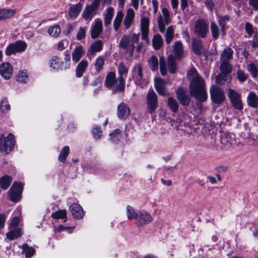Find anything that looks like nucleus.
<instances>
[{"label":"nucleus","mask_w":258,"mask_h":258,"mask_svg":"<svg viewBox=\"0 0 258 258\" xmlns=\"http://www.w3.org/2000/svg\"><path fill=\"white\" fill-rule=\"evenodd\" d=\"M126 214L127 218L129 220H135L136 217H137V212L136 213L135 212V210L132 206L127 205L126 207Z\"/></svg>","instance_id":"49"},{"label":"nucleus","mask_w":258,"mask_h":258,"mask_svg":"<svg viewBox=\"0 0 258 258\" xmlns=\"http://www.w3.org/2000/svg\"><path fill=\"white\" fill-rule=\"evenodd\" d=\"M220 70L222 74L226 75L231 73L232 67L228 61H221Z\"/></svg>","instance_id":"40"},{"label":"nucleus","mask_w":258,"mask_h":258,"mask_svg":"<svg viewBox=\"0 0 258 258\" xmlns=\"http://www.w3.org/2000/svg\"><path fill=\"white\" fill-rule=\"evenodd\" d=\"M155 88L160 95L167 96L169 95L166 88V83L163 79H155Z\"/></svg>","instance_id":"21"},{"label":"nucleus","mask_w":258,"mask_h":258,"mask_svg":"<svg viewBox=\"0 0 258 258\" xmlns=\"http://www.w3.org/2000/svg\"><path fill=\"white\" fill-rule=\"evenodd\" d=\"M167 105L174 112H176L178 110L179 104L177 101L172 97L168 98Z\"/></svg>","instance_id":"44"},{"label":"nucleus","mask_w":258,"mask_h":258,"mask_svg":"<svg viewBox=\"0 0 258 258\" xmlns=\"http://www.w3.org/2000/svg\"><path fill=\"white\" fill-rule=\"evenodd\" d=\"M15 13V10H0V20L10 18L14 15Z\"/></svg>","instance_id":"47"},{"label":"nucleus","mask_w":258,"mask_h":258,"mask_svg":"<svg viewBox=\"0 0 258 258\" xmlns=\"http://www.w3.org/2000/svg\"><path fill=\"white\" fill-rule=\"evenodd\" d=\"M168 70L170 73L174 74L176 70V62L175 57L173 55H170L167 59Z\"/></svg>","instance_id":"36"},{"label":"nucleus","mask_w":258,"mask_h":258,"mask_svg":"<svg viewBox=\"0 0 258 258\" xmlns=\"http://www.w3.org/2000/svg\"><path fill=\"white\" fill-rule=\"evenodd\" d=\"M118 83V79H116L115 73L110 72L107 75L105 79V85L107 88L109 89L114 87L112 89V91L114 93L116 92H114V91L116 89Z\"/></svg>","instance_id":"16"},{"label":"nucleus","mask_w":258,"mask_h":258,"mask_svg":"<svg viewBox=\"0 0 258 258\" xmlns=\"http://www.w3.org/2000/svg\"><path fill=\"white\" fill-rule=\"evenodd\" d=\"M70 210L73 216L76 219H82L84 215V213L82 207L78 204H73L70 207Z\"/></svg>","instance_id":"24"},{"label":"nucleus","mask_w":258,"mask_h":258,"mask_svg":"<svg viewBox=\"0 0 258 258\" xmlns=\"http://www.w3.org/2000/svg\"><path fill=\"white\" fill-rule=\"evenodd\" d=\"M147 107L150 113H153L158 107L157 95L153 90L149 91L146 96Z\"/></svg>","instance_id":"12"},{"label":"nucleus","mask_w":258,"mask_h":258,"mask_svg":"<svg viewBox=\"0 0 258 258\" xmlns=\"http://www.w3.org/2000/svg\"><path fill=\"white\" fill-rule=\"evenodd\" d=\"M149 20L148 18L143 17L141 21V29L149 30Z\"/></svg>","instance_id":"59"},{"label":"nucleus","mask_w":258,"mask_h":258,"mask_svg":"<svg viewBox=\"0 0 258 258\" xmlns=\"http://www.w3.org/2000/svg\"><path fill=\"white\" fill-rule=\"evenodd\" d=\"M20 223V219L18 217H15L13 218V219L11 220L10 226H9V229H15V228H19L18 227L19 224Z\"/></svg>","instance_id":"60"},{"label":"nucleus","mask_w":258,"mask_h":258,"mask_svg":"<svg viewBox=\"0 0 258 258\" xmlns=\"http://www.w3.org/2000/svg\"><path fill=\"white\" fill-rule=\"evenodd\" d=\"M102 31V22L101 19L98 18L94 21V24L93 25L91 31V36L93 39L97 38Z\"/></svg>","instance_id":"22"},{"label":"nucleus","mask_w":258,"mask_h":258,"mask_svg":"<svg viewBox=\"0 0 258 258\" xmlns=\"http://www.w3.org/2000/svg\"><path fill=\"white\" fill-rule=\"evenodd\" d=\"M84 53V51L82 46L76 47L72 52V59L73 62L75 63L78 62Z\"/></svg>","instance_id":"31"},{"label":"nucleus","mask_w":258,"mask_h":258,"mask_svg":"<svg viewBox=\"0 0 258 258\" xmlns=\"http://www.w3.org/2000/svg\"><path fill=\"white\" fill-rule=\"evenodd\" d=\"M233 51L230 48L225 49L221 53L220 59L221 61H228L232 58Z\"/></svg>","instance_id":"35"},{"label":"nucleus","mask_w":258,"mask_h":258,"mask_svg":"<svg viewBox=\"0 0 258 258\" xmlns=\"http://www.w3.org/2000/svg\"><path fill=\"white\" fill-rule=\"evenodd\" d=\"M236 77L240 83H243L246 81L248 75L245 71L240 69H238L236 71Z\"/></svg>","instance_id":"46"},{"label":"nucleus","mask_w":258,"mask_h":258,"mask_svg":"<svg viewBox=\"0 0 258 258\" xmlns=\"http://www.w3.org/2000/svg\"><path fill=\"white\" fill-rule=\"evenodd\" d=\"M82 10V5L79 3L76 5H72L70 7L69 15L72 19L76 18Z\"/></svg>","instance_id":"29"},{"label":"nucleus","mask_w":258,"mask_h":258,"mask_svg":"<svg viewBox=\"0 0 258 258\" xmlns=\"http://www.w3.org/2000/svg\"><path fill=\"white\" fill-rule=\"evenodd\" d=\"M22 233L20 228L10 229L9 232L6 234L7 237L11 240L17 239L22 236Z\"/></svg>","instance_id":"33"},{"label":"nucleus","mask_w":258,"mask_h":258,"mask_svg":"<svg viewBox=\"0 0 258 258\" xmlns=\"http://www.w3.org/2000/svg\"><path fill=\"white\" fill-rule=\"evenodd\" d=\"M110 140L114 144H117L120 141V132L119 130H115L113 133L110 134Z\"/></svg>","instance_id":"52"},{"label":"nucleus","mask_w":258,"mask_h":258,"mask_svg":"<svg viewBox=\"0 0 258 258\" xmlns=\"http://www.w3.org/2000/svg\"><path fill=\"white\" fill-rule=\"evenodd\" d=\"M163 40L160 34H157L154 36L152 39L153 46L155 50H158L161 48L163 45Z\"/></svg>","instance_id":"37"},{"label":"nucleus","mask_w":258,"mask_h":258,"mask_svg":"<svg viewBox=\"0 0 258 258\" xmlns=\"http://www.w3.org/2000/svg\"><path fill=\"white\" fill-rule=\"evenodd\" d=\"M88 66V62L87 60H82L77 65L76 69V75L78 78L81 77L84 72H85Z\"/></svg>","instance_id":"27"},{"label":"nucleus","mask_w":258,"mask_h":258,"mask_svg":"<svg viewBox=\"0 0 258 258\" xmlns=\"http://www.w3.org/2000/svg\"><path fill=\"white\" fill-rule=\"evenodd\" d=\"M211 30L213 37L216 39L219 36V28L215 22H212L211 23Z\"/></svg>","instance_id":"57"},{"label":"nucleus","mask_w":258,"mask_h":258,"mask_svg":"<svg viewBox=\"0 0 258 258\" xmlns=\"http://www.w3.org/2000/svg\"><path fill=\"white\" fill-rule=\"evenodd\" d=\"M23 190V184L21 183L14 182L9 190L8 198L12 202H18L21 199V194Z\"/></svg>","instance_id":"10"},{"label":"nucleus","mask_w":258,"mask_h":258,"mask_svg":"<svg viewBox=\"0 0 258 258\" xmlns=\"http://www.w3.org/2000/svg\"><path fill=\"white\" fill-rule=\"evenodd\" d=\"M218 22L219 24L221 27V32L222 33V35H224V27H225V22L226 21H228L229 20V16L227 15L222 16H218Z\"/></svg>","instance_id":"55"},{"label":"nucleus","mask_w":258,"mask_h":258,"mask_svg":"<svg viewBox=\"0 0 258 258\" xmlns=\"http://www.w3.org/2000/svg\"><path fill=\"white\" fill-rule=\"evenodd\" d=\"M174 28L172 26L167 27L166 30L165 38L167 44H169L173 38Z\"/></svg>","instance_id":"42"},{"label":"nucleus","mask_w":258,"mask_h":258,"mask_svg":"<svg viewBox=\"0 0 258 258\" xmlns=\"http://www.w3.org/2000/svg\"><path fill=\"white\" fill-rule=\"evenodd\" d=\"M249 43L252 48H258V33L254 34L252 39L249 41Z\"/></svg>","instance_id":"61"},{"label":"nucleus","mask_w":258,"mask_h":258,"mask_svg":"<svg viewBox=\"0 0 258 258\" xmlns=\"http://www.w3.org/2000/svg\"><path fill=\"white\" fill-rule=\"evenodd\" d=\"M70 152L69 147L68 146H64L61 150L59 157L58 160L60 162H64L68 156Z\"/></svg>","instance_id":"51"},{"label":"nucleus","mask_w":258,"mask_h":258,"mask_svg":"<svg viewBox=\"0 0 258 258\" xmlns=\"http://www.w3.org/2000/svg\"><path fill=\"white\" fill-rule=\"evenodd\" d=\"M23 253L26 258H30L34 254L35 249L32 247H29L27 244H24L22 246Z\"/></svg>","instance_id":"48"},{"label":"nucleus","mask_w":258,"mask_h":258,"mask_svg":"<svg viewBox=\"0 0 258 258\" xmlns=\"http://www.w3.org/2000/svg\"><path fill=\"white\" fill-rule=\"evenodd\" d=\"M212 101L215 104H220L225 99L223 90L219 86H212L210 90Z\"/></svg>","instance_id":"9"},{"label":"nucleus","mask_w":258,"mask_h":258,"mask_svg":"<svg viewBox=\"0 0 258 258\" xmlns=\"http://www.w3.org/2000/svg\"><path fill=\"white\" fill-rule=\"evenodd\" d=\"M124 17V14L122 11L120 10L117 12L115 18L113 20V25L115 31L117 32L119 29L121 23Z\"/></svg>","instance_id":"30"},{"label":"nucleus","mask_w":258,"mask_h":258,"mask_svg":"<svg viewBox=\"0 0 258 258\" xmlns=\"http://www.w3.org/2000/svg\"><path fill=\"white\" fill-rule=\"evenodd\" d=\"M27 47V43L22 40H18L10 44L6 48L5 54L9 56L24 51Z\"/></svg>","instance_id":"7"},{"label":"nucleus","mask_w":258,"mask_h":258,"mask_svg":"<svg viewBox=\"0 0 258 258\" xmlns=\"http://www.w3.org/2000/svg\"><path fill=\"white\" fill-rule=\"evenodd\" d=\"M173 52L177 59H180L183 57V48L181 41H178L174 43Z\"/></svg>","instance_id":"28"},{"label":"nucleus","mask_w":258,"mask_h":258,"mask_svg":"<svg viewBox=\"0 0 258 258\" xmlns=\"http://www.w3.org/2000/svg\"><path fill=\"white\" fill-rule=\"evenodd\" d=\"M13 73V67L8 62L0 64V74L5 79H9Z\"/></svg>","instance_id":"18"},{"label":"nucleus","mask_w":258,"mask_h":258,"mask_svg":"<svg viewBox=\"0 0 258 258\" xmlns=\"http://www.w3.org/2000/svg\"><path fill=\"white\" fill-rule=\"evenodd\" d=\"M176 96L180 103L184 106L188 105L190 102V97L187 94L186 90L179 88L176 91Z\"/></svg>","instance_id":"19"},{"label":"nucleus","mask_w":258,"mask_h":258,"mask_svg":"<svg viewBox=\"0 0 258 258\" xmlns=\"http://www.w3.org/2000/svg\"><path fill=\"white\" fill-rule=\"evenodd\" d=\"M135 16V12L132 9H129L127 11L123 21V25L125 30L128 29L134 22Z\"/></svg>","instance_id":"23"},{"label":"nucleus","mask_w":258,"mask_h":258,"mask_svg":"<svg viewBox=\"0 0 258 258\" xmlns=\"http://www.w3.org/2000/svg\"><path fill=\"white\" fill-rule=\"evenodd\" d=\"M244 28L246 32L249 37L254 33L253 26L249 22H246L245 23Z\"/></svg>","instance_id":"62"},{"label":"nucleus","mask_w":258,"mask_h":258,"mask_svg":"<svg viewBox=\"0 0 258 258\" xmlns=\"http://www.w3.org/2000/svg\"><path fill=\"white\" fill-rule=\"evenodd\" d=\"M92 133L94 138L96 139H100L102 135V132L100 127H94L92 130Z\"/></svg>","instance_id":"63"},{"label":"nucleus","mask_w":258,"mask_h":258,"mask_svg":"<svg viewBox=\"0 0 258 258\" xmlns=\"http://www.w3.org/2000/svg\"><path fill=\"white\" fill-rule=\"evenodd\" d=\"M247 70L253 78H256L258 75V66L253 62L249 63L247 66Z\"/></svg>","instance_id":"39"},{"label":"nucleus","mask_w":258,"mask_h":258,"mask_svg":"<svg viewBox=\"0 0 258 258\" xmlns=\"http://www.w3.org/2000/svg\"><path fill=\"white\" fill-rule=\"evenodd\" d=\"M221 143L224 146L228 147L236 144L235 135L229 132L223 133L221 138Z\"/></svg>","instance_id":"20"},{"label":"nucleus","mask_w":258,"mask_h":258,"mask_svg":"<svg viewBox=\"0 0 258 258\" xmlns=\"http://www.w3.org/2000/svg\"><path fill=\"white\" fill-rule=\"evenodd\" d=\"M189 91L190 95L199 102H203L207 99L205 83L202 77L191 79L189 85Z\"/></svg>","instance_id":"1"},{"label":"nucleus","mask_w":258,"mask_h":258,"mask_svg":"<svg viewBox=\"0 0 258 258\" xmlns=\"http://www.w3.org/2000/svg\"><path fill=\"white\" fill-rule=\"evenodd\" d=\"M102 47V42L99 40L96 41L89 48L87 52V56L90 57V56L93 55L94 53L101 51Z\"/></svg>","instance_id":"25"},{"label":"nucleus","mask_w":258,"mask_h":258,"mask_svg":"<svg viewBox=\"0 0 258 258\" xmlns=\"http://www.w3.org/2000/svg\"><path fill=\"white\" fill-rule=\"evenodd\" d=\"M14 136L12 134H10L7 138H5L4 135L0 134V152L9 153L14 148Z\"/></svg>","instance_id":"6"},{"label":"nucleus","mask_w":258,"mask_h":258,"mask_svg":"<svg viewBox=\"0 0 258 258\" xmlns=\"http://www.w3.org/2000/svg\"><path fill=\"white\" fill-rule=\"evenodd\" d=\"M49 67L54 71L69 69L71 66L70 55L66 53L63 60L58 56H53L49 61Z\"/></svg>","instance_id":"2"},{"label":"nucleus","mask_w":258,"mask_h":258,"mask_svg":"<svg viewBox=\"0 0 258 258\" xmlns=\"http://www.w3.org/2000/svg\"><path fill=\"white\" fill-rule=\"evenodd\" d=\"M48 34L54 37H58L61 32V29L59 25H54L49 28L47 31Z\"/></svg>","instance_id":"41"},{"label":"nucleus","mask_w":258,"mask_h":258,"mask_svg":"<svg viewBox=\"0 0 258 258\" xmlns=\"http://www.w3.org/2000/svg\"><path fill=\"white\" fill-rule=\"evenodd\" d=\"M87 29L84 27H80L77 34V39L80 40L85 38Z\"/></svg>","instance_id":"58"},{"label":"nucleus","mask_w":258,"mask_h":258,"mask_svg":"<svg viewBox=\"0 0 258 258\" xmlns=\"http://www.w3.org/2000/svg\"><path fill=\"white\" fill-rule=\"evenodd\" d=\"M114 15V9L112 7L107 8L104 14V23L105 26L109 25Z\"/></svg>","instance_id":"32"},{"label":"nucleus","mask_w":258,"mask_h":258,"mask_svg":"<svg viewBox=\"0 0 258 258\" xmlns=\"http://www.w3.org/2000/svg\"><path fill=\"white\" fill-rule=\"evenodd\" d=\"M209 32V24L203 19H198L195 23L194 32L198 37L204 38Z\"/></svg>","instance_id":"5"},{"label":"nucleus","mask_w":258,"mask_h":258,"mask_svg":"<svg viewBox=\"0 0 258 258\" xmlns=\"http://www.w3.org/2000/svg\"><path fill=\"white\" fill-rule=\"evenodd\" d=\"M232 106L237 110H241L243 109V104L241 100V96L235 90L228 88L227 95Z\"/></svg>","instance_id":"8"},{"label":"nucleus","mask_w":258,"mask_h":258,"mask_svg":"<svg viewBox=\"0 0 258 258\" xmlns=\"http://www.w3.org/2000/svg\"><path fill=\"white\" fill-rule=\"evenodd\" d=\"M105 63L104 57L102 56H99L96 59L94 63V66L96 70L99 72L103 69V66Z\"/></svg>","instance_id":"43"},{"label":"nucleus","mask_w":258,"mask_h":258,"mask_svg":"<svg viewBox=\"0 0 258 258\" xmlns=\"http://www.w3.org/2000/svg\"><path fill=\"white\" fill-rule=\"evenodd\" d=\"M152 221V217L150 214L145 211H139L137 212L135 219V224L138 226H143L150 223Z\"/></svg>","instance_id":"13"},{"label":"nucleus","mask_w":258,"mask_h":258,"mask_svg":"<svg viewBox=\"0 0 258 258\" xmlns=\"http://www.w3.org/2000/svg\"><path fill=\"white\" fill-rule=\"evenodd\" d=\"M133 78L135 83L138 85H141L143 78L142 66L141 63L137 64L133 71Z\"/></svg>","instance_id":"17"},{"label":"nucleus","mask_w":258,"mask_h":258,"mask_svg":"<svg viewBox=\"0 0 258 258\" xmlns=\"http://www.w3.org/2000/svg\"><path fill=\"white\" fill-rule=\"evenodd\" d=\"M12 182V178L8 175H4L0 178V186L3 189H6Z\"/></svg>","instance_id":"38"},{"label":"nucleus","mask_w":258,"mask_h":258,"mask_svg":"<svg viewBox=\"0 0 258 258\" xmlns=\"http://www.w3.org/2000/svg\"><path fill=\"white\" fill-rule=\"evenodd\" d=\"M192 47L194 52L200 55L202 53L203 47L201 41L197 38H194L192 41Z\"/></svg>","instance_id":"34"},{"label":"nucleus","mask_w":258,"mask_h":258,"mask_svg":"<svg viewBox=\"0 0 258 258\" xmlns=\"http://www.w3.org/2000/svg\"><path fill=\"white\" fill-rule=\"evenodd\" d=\"M100 0H94L90 5H87L84 8L82 17L86 21L90 22L96 15Z\"/></svg>","instance_id":"4"},{"label":"nucleus","mask_w":258,"mask_h":258,"mask_svg":"<svg viewBox=\"0 0 258 258\" xmlns=\"http://www.w3.org/2000/svg\"><path fill=\"white\" fill-rule=\"evenodd\" d=\"M187 75L189 77H191L192 79H194L197 77H201L197 73V70L194 69H191L188 72Z\"/></svg>","instance_id":"64"},{"label":"nucleus","mask_w":258,"mask_h":258,"mask_svg":"<svg viewBox=\"0 0 258 258\" xmlns=\"http://www.w3.org/2000/svg\"><path fill=\"white\" fill-rule=\"evenodd\" d=\"M28 76L25 71H20L17 75V81L21 83H25L27 81Z\"/></svg>","instance_id":"56"},{"label":"nucleus","mask_w":258,"mask_h":258,"mask_svg":"<svg viewBox=\"0 0 258 258\" xmlns=\"http://www.w3.org/2000/svg\"><path fill=\"white\" fill-rule=\"evenodd\" d=\"M127 71L128 69L122 63H119L118 67V73L119 77L118 78L119 83L117 85L116 89L115 90L114 92H122L124 90L125 88L124 83V80L122 76L123 74H126Z\"/></svg>","instance_id":"15"},{"label":"nucleus","mask_w":258,"mask_h":258,"mask_svg":"<svg viewBox=\"0 0 258 258\" xmlns=\"http://www.w3.org/2000/svg\"><path fill=\"white\" fill-rule=\"evenodd\" d=\"M139 37V33L124 35L119 42V46L125 50L129 51L130 53L132 54L135 48V44L138 42Z\"/></svg>","instance_id":"3"},{"label":"nucleus","mask_w":258,"mask_h":258,"mask_svg":"<svg viewBox=\"0 0 258 258\" xmlns=\"http://www.w3.org/2000/svg\"><path fill=\"white\" fill-rule=\"evenodd\" d=\"M131 111V109L127 104L121 102L117 106L116 114L120 120H125L130 116Z\"/></svg>","instance_id":"14"},{"label":"nucleus","mask_w":258,"mask_h":258,"mask_svg":"<svg viewBox=\"0 0 258 258\" xmlns=\"http://www.w3.org/2000/svg\"><path fill=\"white\" fill-rule=\"evenodd\" d=\"M148 64L153 71H157L158 69V61L157 57L153 55L148 60Z\"/></svg>","instance_id":"45"},{"label":"nucleus","mask_w":258,"mask_h":258,"mask_svg":"<svg viewBox=\"0 0 258 258\" xmlns=\"http://www.w3.org/2000/svg\"><path fill=\"white\" fill-rule=\"evenodd\" d=\"M160 71L162 76H165L167 73L166 62L163 56L159 58Z\"/></svg>","instance_id":"54"},{"label":"nucleus","mask_w":258,"mask_h":258,"mask_svg":"<svg viewBox=\"0 0 258 258\" xmlns=\"http://www.w3.org/2000/svg\"><path fill=\"white\" fill-rule=\"evenodd\" d=\"M51 217L53 219H66L67 218L66 211L65 210H58L51 214Z\"/></svg>","instance_id":"53"},{"label":"nucleus","mask_w":258,"mask_h":258,"mask_svg":"<svg viewBox=\"0 0 258 258\" xmlns=\"http://www.w3.org/2000/svg\"><path fill=\"white\" fill-rule=\"evenodd\" d=\"M170 22V15L168 10L165 8H162V15L159 16L157 20L160 32L164 33L165 31L166 25H168Z\"/></svg>","instance_id":"11"},{"label":"nucleus","mask_w":258,"mask_h":258,"mask_svg":"<svg viewBox=\"0 0 258 258\" xmlns=\"http://www.w3.org/2000/svg\"><path fill=\"white\" fill-rule=\"evenodd\" d=\"M247 105L253 108H258V97L253 92H250L246 98Z\"/></svg>","instance_id":"26"},{"label":"nucleus","mask_w":258,"mask_h":258,"mask_svg":"<svg viewBox=\"0 0 258 258\" xmlns=\"http://www.w3.org/2000/svg\"><path fill=\"white\" fill-rule=\"evenodd\" d=\"M11 109L9 101L5 98L2 99L0 103V110L4 113H7Z\"/></svg>","instance_id":"50"}]
</instances>
